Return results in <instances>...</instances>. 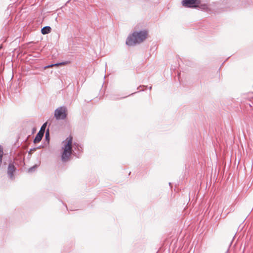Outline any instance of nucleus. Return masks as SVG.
<instances>
[{"label": "nucleus", "mask_w": 253, "mask_h": 253, "mask_svg": "<svg viewBox=\"0 0 253 253\" xmlns=\"http://www.w3.org/2000/svg\"><path fill=\"white\" fill-rule=\"evenodd\" d=\"M149 89L150 90H151L152 89V86H149Z\"/></svg>", "instance_id": "obj_24"}, {"label": "nucleus", "mask_w": 253, "mask_h": 253, "mask_svg": "<svg viewBox=\"0 0 253 253\" xmlns=\"http://www.w3.org/2000/svg\"><path fill=\"white\" fill-rule=\"evenodd\" d=\"M17 170V168L14 165V162H10L7 167V173L8 177L11 180L15 179L14 173Z\"/></svg>", "instance_id": "obj_4"}, {"label": "nucleus", "mask_w": 253, "mask_h": 253, "mask_svg": "<svg viewBox=\"0 0 253 253\" xmlns=\"http://www.w3.org/2000/svg\"><path fill=\"white\" fill-rule=\"evenodd\" d=\"M148 37L147 31H135L128 35L126 39V43L128 46H133L142 42Z\"/></svg>", "instance_id": "obj_1"}, {"label": "nucleus", "mask_w": 253, "mask_h": 253, "mask_svg": "<svg viewBox=\"0 0 253 253\" xmlns=\"http://www.w3.org/2000/svg\"><path fill=\"white\" fill-rule=\"evenodd\" d=\"M36 130V128H33V130H32V133H34V132H35Z\"/></svg>", "instance_id": "obj_20"}, {"label": "nucleus", "mask_w": 253, "mask_h": 253, "mask_svg": "<svg viewBox=\"0 0 253 253\" xmlns=\"http://www.w3.org/2000/svg\"><path fill=\"white\" fill-rule=\"evenodd\" d=\"M142 250L143 251L144 250V248H142Z\"/></svg>", "instance_id": "obj_25"}, {"label": "nucleus", "mask_w": 253, "mask_h": 253, "mask_svg": "<svg viewBox=\"0 0 253 253\" xmlns=\"http://www.w3.org/2000/svg\"><path fill=\"white\" fill-rule=\"evenodd\" d=\"M39 165H35L34 166L29 168L28 170H27V172H29V173H32V172H34L36 169L39 167Z\"/></svg>", "instance_id": "obj_14"}, {"label": "nucleus", "mask_w": 253, "mask_h": 253, "mask_svg": "<svg viewBox=\"0 0 253 253\" xmlns=\"http://www.w3.org/2000/svg\"><path fill=\"white\" fill-rule=\"evenodd\" d=\"M45 140L49 143L50 141V131L49 128H47L45 131Z\"/></svg>", "instance_id": "obj_13"}, {"label": "nucleus", "mask_w": 253, "mask_h": 253, "mask_svg": "<svg viewBox=\"0 0 253 253\" xmlns=\"http://www.w3.org/2000/svg\"><path fill=\"white\" fill-rule=\"evenodd\" d=\"M142 87H147V86L144 85H141L139 86H138L137 89H138L139 88Z\"/></svg>", "instance_id": "obj_19"}, {"label": "nucleus", "mask_w": 253, "mask_h": 253, "mask_svg": "<svg viewBox=\"0 0 253 253\" xmlns=\"http://www.w3.org/2000/svg\"><path fill=\"white\" fill-rule=\"evenodd\" d=\"M54 66H56V63H54V64H49L47 66H45L44 67H43V69L44 70H45L47 68H51V67H53Z\"/></svg>", "instance_id": "obj_15"}, {"label": "nucleus", "mask_w": 253, "mask_h": 253, "mask_svg": "<svg viewBox=\"0 0 253 253\" xmlns=\"http://www.w3.org/2000/svg\"><path fill=\"white\" fill-rule=\"evenodd\" d=\"M51 31V28L48 26H44L41 29V33L42 35L48 34L50 33Z\"/></svg>", "instance_id": "obj_11"}, {"label": "nucleus", "mask_w": 253, "mask_h": 253, "mask_svg": "<svg viewBox=\"0 0 253 253\" xmlns=\"http://www.w3.org/2000/svg\"><path fill=\"white\" fill-rule=\"evenodd\" d=\"M68 116V109L65 106H61L58 107L54 111V117L56 120H63L66 119Z\"/></svg>", "instance_id": "obj_2"}, {"label": "nucleus", "mask_w": 253, "mask_h": 253, "mask_svg": "<svg viewBox=\"0 0 253 253\" xmlns=\"http://www.w3.org/2000/svg\"><path fill=\"white\" fill-rule=\"evenodd\" d=\"M68 63H69L68 61H63V62H57V63H56V66H60V65H66Z\"/></svg>", "instance_id": "obj_16"}, {"label": "nucleus", "mask_w": 253, "mask_h": 253, "mask_svg": "<svg viewBox=\"0 0 253 253\" xmlns=\"http://www.w3.org/2000/svg\"><path fill=\"white\" fill-rule=\"evenodd\" d=\"M201 0H182V5L187 8H197Z\"/></svg>", "instance_id": "obj_3"}, {"label": "nucleus", "mask_w": 253, "mask_h": 253, "mask_svg": "<svg viewBox=\"0 0 253 253\" xmlns=\"http://www.w3.org/2000/svg\"><path fill=\"white\" fill-rule=\"evenodd\" d=\"M38 147V149H40V148H42V147H43V146H42V145H40V146H39V147Z\"/></svg>", "instance_id": "obj_22"}, {"label": "nucleus", "mask_w": 253, "mask_h": 253, "mask_svg": "<svg viewBox=\"0 0 253 253\" xmlns=\"http://www.w3.org/2000/svg\"><path fill=\"white\" fill-rule=\"evenodd\" d=\"M61 160L63 163L66 162L69 160L71 154H73V151L64 149H61Z\"/></svg>", "instance_id": "obj_7"}, {"label": "nucleus", "mask_w": 253, "mask_h": 253, "mask_svg": "<svg viewBox=\"0 0 253 253\" xmlns=\"http://www.w3.org/2000/svg\"><path fill=\"white\" fill-rule=\"evenodd\" d=\"M47 124V122H45V123H44L42 125L40 130H42V131L44 130V132H45V127L46 126Z\"/></svg>", "instance_id": "obj_17"}, {"label": "nucleus", "mask_w": 253, "mask_h": 253, "mask_svg": "<svg viewBox=\"0 0 253 253\" xmlns=\"http://www.w3.org/2000/svg\"><path fill=\"white\" fill-rule=\"evenodd\" d=\"M62 203H63V205H64L65 206L67 210H68L67 205L65 204H64L62 201Z\"/></svg>", "instance_id": "obj_21"}, {"label": "nucleus", "mask_w": 253, "mask_h": 253, "mask_svg": "<svg viewBox=\"0 0 253 253\" xmlns=\"http://www.w3.org/2000/svg\"><path fill=\"white\" fill-rule=\"evenodd\" d=\"M73 154L74 156L78 158H79L83 151V147L78 143L74 142L73 143Z\"/></svg>", "instance_id": "obj_6"}, {"label": "nucleus", "mask_w": 253, "mask_h": 253, "mask_svg": "<svg viewBox=\"0 0 253 253\" xmlns=\"http://www.w3.org/2000/svg\"><path fill=\"white\" fill-rule=\"evenodd\" d=\"M44 134V130L42 131V130H40V131L37 133L35 138L34 139L33 142L34 143H38L40 142Z\"/></svg>", "instance_id": "obj_8"}, {"label": "nucleus", "mask_w": 253, "mask_h": 253, "mask_svg": "<svg viewBox=\"0 0 253 253\" xmlns=\"http://www.w3.org/2000/svg\"><path fill=\"white\" fill-rule=\"evenodd\" d=\"M137 92H135L132 93L131 94H130L129 95H128L126 96L122 97H119V95L118 94H113L110 95V96L109 97V98L110 100H118V99H122V98H126V97H127V96H129L133 95V94H135Z\"/></svg>", "instance_id": "obj_9"}, {"label": "nucleus", "mask_w": 253, "mask_h": 253, "mask_svg": "<svg viewBox=\"0 0 253 253\" xmlns=\"http://www.w3.org/2000/svg\"><path fill=\"white\" fill-rule=\"evenodd\" d=\"M169 184L170 186V187L171 188V185H172L171 183V182H169Z\"/></svg>", "instance_id": "obj_23"}, {"label": "nucleus", "mask_w": 253, "mask_h": 253, "mask_svg": "<svg viewBox=\"0 0 253 253\" xmlns=\"http://www.w3.org/2000/svg\"><path fill=\"white\" fill-rule=\"evenodd\" d=\"M243 7H247L250 5L252 2V0H240Z\"/></svg>", "instance_id": "obj_12"}, {"label": "nucleus", "mask_w": 253, "mask_h": 253, "mask_svg": "<svg viewBox=\"0 0 253 253\" xmlns=\"http://www.w3.org/2000/svg\"><path fill=\"white\" fill-rule=\"evenodd\" d=\"M72 143L73 137L71 135H70L62 142L63 146L62 147L61 149L73 151V147L72 146Z\"/></svg>", "instance_id": "obj_5"}, {"label": "nucleus", "mask_w": 253, "mask_h": 253, "mask_svg": "<svg viewBox=\"0 0 253 253\" xmlns=\"http://www.w3.org/2000/svg\"><path fill=\"white\" fill-rule=\"evenodd\" d=\"M199 9L201 10L202 11H205V12H208L209 11L211 10L210 8L209 7L208 4L206 3H201L199 4V5L198 6V8Z\"/></svg>", "instance_id": "obj_10"}, {"label": "nucleus", "mask_w": 253, "mask_h": 253, "mask_svg": "<svg viewBox=\"0 0 253 253\" xmlns=\"http://www.w3.org/2000/svg\"><path fill=\"white\" fill-rule=\"evenodd\" d=\"M38 149V147H34L33 148H31L30 151H29V153L32 152L33 151H36Z\"/></svg>", "instance_id": "obj_18"}]
</instances>
